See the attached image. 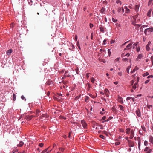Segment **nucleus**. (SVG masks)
Returning <instances> with one entry per match:
<instances>
[{"label": "nucleus", "mask_w": 153, "mask_h": 153, "mask_svg": "<svg viewBox=\"0 0 153 153\" xmlns=\"http://www.w3.org/2000/svg\"><path fill=\"white\" fill-rule=\"evenodd\" d=\"M132 97H128L127 98L126 100H130L131 99H132Z\"/></svg>", "instance_id": "nucleus-45"}, {"label": "nucleus", "mask_w": 153, "mask_h": 153, "mask_svg": "<svg viewBox=\"0 0 153 153\" xmlns=\"http://www.w3.org/2000/svg\"><path fill=\"white\" fill-rule=\"evenodd\" d=\"M151 42L149 41L148 42V44L146 46V50L147 51H149L150 49V48L149 47V45H150L151 44Z\"/></svg>", "instance_id": "nucleus-9"}, {"label": "nucleus", "mask_w": 153, "mask_h": 153, "mask_svg": "<svg viewBox=\"0 0 153 153\" xmlns=\"http://www.w3.org/2000/svg\"><path fill=\"white\" fill-rule=\"evenodd\" d=\"M89 26H90V28H91L93 27L94 26V25L93 24H92V23H90V24Z\"/></svg>", "instance_id": "nucleus-44"}, {"label": "nucleus", "mask_w": 153, "mask_h": 153, "mask_svg": "<svg viewBox=\"0 0 153 153\" xmlns=\"http://www.w3.org/2000/svg\"><path fill=\"white\" fill-rule=\"evenodd\" d=\"M134 136V132L133 130H131V134L129 137V138L131 139L133 138Z\"/></svg>", "instance_id": "nucleus-6"}, {"label": "nucleus", "mask_w": 153, "mask_h": 153, "mask_svg": "<svg viewBox=\"0 0 153 153\" xmlns=\"http://www.w3.org/2000/svg\"><path fill=\"white\" fill-rule=\"evenodd\" d=\"M95 79L93 77H91V82L93 83H94V81H95Z\"/></svg>", "instance_id": "nucleus-29"}, {"label": "nucleus", "mask_w": 153, "mask_h": 153, "mask_svg": "<svg viewBox=\"0 0 153 153\" xmlns=\"http://www.w3.org/2000/svg\"><path fill=\"white\" fill-rule=\"evenodd\" d=\"M153 76L152 75H149V76H147V78L149 79V78H153Z\"/></svg>", "instance_id": "nucleus-47"}, {"label": "nucleus", "mask_w": 153, "mask_h": 153, "mask_svg": "<svg viewBox=\"0 0 153 153\" xmlns=\"http://www.w3.org/2000/svg\"><path fill=\"white\" fill-rule=\"evenodd\" d=\"M59 151H60L61 152H63L64 151V150H65V149H64L63 148L61 147V148H59Z\"/></svg>", "instance_id": "nucleus-36"}, {"label": "nucleus", "mask_w": 153, "mask_h": 153, "mask_svg": "<svg viewBox=\"0 0 153 153\" xmlns=\"http://www.w3.org/2000/svg\"><path fill=\"white\" fill-rule=\"evenodd\" d=\"M24 143L22 141H20L19 143L17 145V146L19 147H21L23 145Z\"/></svg>", "instance_id": "nucleus-14"}, {"label": "nucleus", "mask_w": 153, "mask_h": 153, "mask_svg": "<svg viewBox=\"0 0 153 153\" xmlns=\"http://www.w3.org/2000/svg\"><path fill=\"white\" fill-rule=\"evenodd\" d=\"M149 80H146L145 82V84H147V83H148L149 82Z\"/></svg>", "instance_id": "nucleus-61"}, {"label": "nucleus", "mask_w": 153, "mask_h": 153, "mask_svg": "<svg viewBox=\"0 0 153 153\" xmlns=\"http://www.w3.org/2000/svg\"><path fill=\"white\" fill-rule=\"evenodd\" d=\"M118 74L120 76H121L122 75V72H119L118 73Z\"/></svg>", "instance_id": "nucleus-46"}, {"label": "nucleus", "mask_w": 153, "mask_h": 153, "mask_svg": "<svg viewBox=\"0 0 153 153\" xmlns=\"http://www.w3.org/2000/svg\"><path fill=\"white\" fill-rule=\"evenodd\" d=\"M134 83V81L133 80H132L131 81V85H133Z\"/></svg>", "instance_id": "nucleus-63"}, {"label": "nucleus", "mask_w": 153, "mask_h": 153, "mask_svg": "<svg viewBox=\"0 0 153 153\" xmlns=\"http://www.w3.org/2000/svg\"><path fill=\"white\" fill-rule=\"evenodd\" d=\"M138 43V42L135 43L133 45V48H135V47L137 46Z\"/></svg>", "instance_id": "nucleus-33"}, {"label": "nucleus", "mask_w": 153, "mask_h": 153, "mask_svg": "<svg viewBox=\"0 0 153 153\" xmlns=\"http://www.w3.org/2000/svg\"><path fill=\"white\" fill-rule=\"evenodd\" d=\"M99 137H100L101 138H102V139H105V137L104 136H103V135H100Z\"/></svg>", "instance_id": "nucleus-38"}, {"label": "nucleus", "mask_w": 153, "mask_h": 153, "mask_svg": "<svg viewBox=\"0 0 153 153\" xmlns=\"http://www.w3.org/2000/svg\"><path fill=\"white\" fill-rule=\"evenodd\" d=\"M121 10V8H120V7H119L118 8V10H117V11L119 12H120Z\"/></svg>", "instance_id": "nucleus-64"}, {"label": "nucleus", "mask_w": 153, "mask_h": 153, "mask_svg": "<svg viewBox=\"0 0 153 153\" xmlns=\"http://www.w3.org/2000/svg\"><path fill=\"white\" fill-rule=\"evenodd\" d=\"M51 81L49 80L48 81L46 82V84L47 85H50L51 83Z\"/></svg>", "instance_id": "nucleus-25"}, {"label": "nucleus", "mask_w": 153, "mask_h": 153, "mask_svg": "<svg viewBox=\"0 0 153 153\" xmlns=\"http://www.w3.org/2000/svg\"><path fill=\"white\" fill-rule=\"evenodd\" d=\"M122 60L123 62L128 61V59L126 58H124L122 59Z\"/></svg>", "instance_id": "nucleus-35"}, {"label": "nucleus", "mask_w": 153, "mask_h": 153, "mask_svg": "<svg viewBox=\"0 0 153 153\" xmlns=\"http://www.w3.org/2000/svg\"><path fill=\"white\" fill-rule=\"evenodd\" d=\"M139 8V6L138 5H135V10L137 12L138 11Z\"/></svg>", "instance_id": "nucleus-13"}, {"label": "nucleus", "mask_w": 153, "mask_h": 153, "mask_svg": "<svg viewBox=\"0 0 153 153\" xmlns=\"http://www.w3.org/2000/svg\"><path fill=\"white\" fill-rule=\"evenodd\" d=\"M105 9L104 8L102 7V8L100 10V12L102 13H104L105 12Z\"/></svg>", "instance_id": "nucleus-16"}, {"label": "nucleus", "mask_w": 153, "mask_h": 153, "mask_svg": "<svg viewBox=\"0 0 153 153\" xmlns=\"http://www.w3.org/2000/svg\"><path fill=\"white\" fill-rule=\"evenodd\" d=\"M136 87H137V86L134 85L133 86V88L134 89H136Z\"/></svg>", "instance_id": "nucleus-60"}, {"label": "nucleus", "mask_w": 153, "mask_h": 153, "mask_svg": "<svg viewBox=\"0 0 153 153\" xmlns=\"http://www.w3.org/2000/svg\"><path fill=\"white\" fill-rule=\"evenodd\" d=\"M153 1V0H149L148 2V5H150L152 4V2Z\"/></svg>", "instance_id": "nucleus-27"}, {"label": "nucleus", "mask_w": 153, "mask_h": 153, "mask_svg": "<svg viewBox=\"0 0 153 153\" xmlns=\"http://www.w3.org/2000/svg\"><path fill=\"white\" fill-rule=\"evenodd\" d=\"M152 149H150L149 147H146L144 149V151L146 152V153H151Z\"/></svg>", "instance_id": "nucleus-2"}, {"label": "nucleus", "mask_w": 153, "mask_h": 153, "mask_svg": "<svg viewBox=\"0 0 153 153\" xmlns=\"http://www.w3.org/2000/svg\"><path fill=\"white\" fill-rule=\"evenodd\" d=\"M107 41L106 39H104L103 41V44L105 45L106 44V42Z\"/></svg>", "instance_id": "nucleus-51"}, {"label": "nucleus", "mask_w": 153, "mask_h": 153, "mask_svg": "<svg viewBox=\"0 0 153 153\" xmlns=\"http://www.w3.org/2000/svg\"><path fill=\"white\" fill-rule=\"evenodd\" d=\"M77 45L79 48V50H80L81 49V48L80 46V45H79V41H78L77 42Z\"/></svg>", "instance_id": "nucleus-26"}, {"label": "nucleus", "mask_w": 153, "mask_h": 153, "mask_svg": "<svg viewBox=\"0 0 153 153\" xmlns=\"http://www.w3.org/2000/svg\"><path fill=\"white\" fill-rule=\"evenodd\" d=\"M130 56V54L128 53H127L124 56H127L128 57Z\"/></svg>", "instance_id": "nucleus-62"}, {"label": "nucleus", "mask_w": 153, "mask_h": 153, "mask_svg": "<svg viewBox=\"0 0 153 153\" xmlns=\"http://www.w3.org/2000/svg\"><path fill=\"white\" fill-rule=\"evenodd\" d=\"M87 85H88V87L87 88V89L88 90H89L91 88V86L89 83H87Z\"/></svg>", "instance_id": "nucleus-41"}, {"label": "nucleus", "mask_w": 153, "mask_h": 153, "mask_svg": "<svg viewBox=\"0 0 153 153\" xmlns=\"http://www.w3.org/2000/svg\"><path fill=\"white\" fill-rule=\"evenodd\" d=\"M132 44L130 43L128 44L126 47V48H125L124 49V51H126V50H128L129 49H130L131 47V45Z\"/></svg>", "instance_id": "nucleus-7"}, {"label": "nucleus", "mask_w": 153, "mask_h": 153, "mask_svg": "<svg viewBox=\"0 0 153 153\" xmlns=\"http://www.w3.org/2000/svg\"><path fill=\"white\" fill-rule=\"evenodd\" d=\"M149 141L153 145V137L152 136H150L149 137Z\"/></svg>", "instance_id": "nucleus-10"}, {"label": "nucleus", "mask_w": 153, "mask_h": 153, "mask_svg": "<svg viewBox=\"0 0 153 153\" xmlns=\"http://www.w3.org/2000/svg\"><path fill=\"white\" fill-rule=\"evenodd\" d=\"M116 2L117 4H118L119 3H120V4H121V1H119V0H117L116 1Z\"/></svg>", "instance_id": "nucleus-57"}, {"label": "nucleus", "mask_w": 153, "mask_h": 153, "mask_svg": "<svg viewBox=\"0 0 153 153\" xmlns=\"http://www.w3.org/2000/svg\"><path fill=\"white\" fill-rule=\"evenodd\" d=\"M12 51H13L12 49H9V50H7V51L6 53L7 55L9 56L12 53Z\"/></svg>", "instance_id": "nucleus-11"}, {"label": "nucleus", "mask_w": 153, "mask_h": 153, "mask_svg": "<svg viewBox=\"0 0 153 153\" xmlns=\"http://www.w3.org/2000/svg\"><path fill=\"white\" fill-rule=\"evenodd\" d=\"M148 141L146 140L144 142V145L145 146H147L148 144Z\"/></svg>", "instance_id": "nucleus-43"}, {"label": "nucleus", "mask_w": 153, "mask_h": 153, "mask_svg": "<svg viewBox=\"0 0 153 153\" xmlns=\"http://www.w3.org/2000/svg\"><path fill=\"white\" fill-rule=\"evenodd\" d=\"M67 73H68V72H67V71H65V74L64 76L62 78V80H63V79H65V78H66V74H67Z\"/></svg>", "instance_id": "nucleus-21"}, {"label": "nucleus", "mask_w": 153, "mask_h": 153, "mask_svg": "<svg viewBox=\"0 0 153 153\" xmlns=\"http://www.w3.org/2000/svg\"><path fill=\"white\" fill-rule=\"evenodd\" d=\"M151 60L152 65H153V56H152L151 57Z\"/></svg>", "instance_id": "nucleus-40"}, {"label": "nucleus", "mask_w": 153, "mask_h": 153, "mask_svg": "<svg viewBox=\"0 0 153 153\" xmlns=\"http://www.w3.org/2000/svg\"><path fill=\"white\" fill-rule=\"evenodd\" d=\"M119 107L120 108V110H122V111H124V107L122 105H119Z\"/></svg>", "instance_id": "nucleus-19"}, {"label": "nucleus", "mask_w": 153, "mask_h": 153, "mask_svg": "<svg viewBox=\"0 0 153 153\" xmlns=\"http://www.w3.org/2000/svg\"><path fill=\"white\" fill-rule=\"evenodd\" d=\"M49 148V147H48V148L46 149H45L43 151H42V152L41 153H45V152H46V151H48V150Z\"/></svg>", "instance_id": "nucleus-32"}, {"label": "nucleus", "mask_w": 153, "mask_h": 153, "mask_svg": "<svg viewBox=\"0 0 153 153\" xmlns=\"http://www.w3.org/2000/svg\"><path fill=\"white\" fill-rule=\"evenodd\" d=\"M140 140H139L138 141V148L139 150H140Z\"/></svg>", "instance_id": "nucleus-31"}, {"label": "nucleus", "mask_w": 153, "mask_h": 153, "mask_svg": "<svg viewBox=\"0 0 153 153\" xmlns=\"http://www.w3.org/2000/svg\"><path fill=\"white\" fill-rule=\"evenodd\" d=\"M128 143L129 146L130 147H133L134 146V142L131 140H128Z\"/></svg>", "instance_id": "nucleus-5"}, {"label": "nucleus", "mask_w": 153, "mask_h": 153, "mask_svg": "<svg viewBox=\"0 0 153 153\" xmlns=\"http://www.w3.org/2000/svg\"><path fill=\"white\" fill-rule=\"evenodd\" d=\"M136 113L137 116L139 117L141 116L140 111L139 109H138L136 111Z\"/></svg>", "instance_id": "nucleus-8"}, {"label": "nucleus", "mask_w": 153, "mask_h": 153, "mask_svg": "<svg viewBox=\"0 0 153 153\" xmlns=\"http://www.w3.org/2000/svg\"><path fill=\"white\" fill-rule=\"evenodd\" d=\"M118 101L121 104L123 103V98L120 97H119L118 98Z\"/></svg>", "instance_id": "nucleus-12"}, {"label": "nucleus", "mask_w": 153, "mask_h": 153, "mask_svg": "<svg viewBox=\"0 0 153 153\" xmlns=\"http://www.w3.org/2000/svg\"><path fill=\"white\" fill-rule=\"evenodd\" d=\"M141 25L140 24H136V26H135L137 27H139Z\"/></svg>", "instance_id": "nucleus-55"}, {"label": "nucleus", "mask_w": 153, "mask_h": 153, "mask_svg": "<svg viewBox=\"0 0 153 153\" xmlns=\"http://www.w3.org/2000/svg\"><path fill=\"white\" fill-rule=\"evenodd\" d=\"M120 143L119 142H117L115 143V145H118L120 144Z\"/></svg>", "instance_id": "nucleus-54"}, {"label": "nucleus", "mask_w": 153, "mask_h": 153, "mask_svg": "<svg viewBox=\"0 0 153 153\" xmlns=\"http://www.w3.org/2000/svg\"><path fill=\"white\" fill-rule=\"evenodd\" d=\"M16 95L14 94H13V99L14 101H15L16 99Z\"/></svg>", "instance_id": "nucleus-30"}, {"label": "nucleus", "mask_w": 153, "mask_h": 153, "mask_svg": "<svg viewBox=\"0 0 153 153\" xmlns=\"http://www.w3.org/2000/svg\"><path fill=\"white\" fill-rule=\"evenodd\" d=\"M43 145L44 144L42 143H40L39 144V146L41 147H42L43 146Z\"/></svg>", "instance_id": "nucleus-42"}, {"label": "nucleus", "mask_w": 153, "mask_h": 153, "mask_svg": "<svg viewBox=\"0 0 153 153\" xmlns=\"http://www.w3.org/2000/svg\"><path fill=\"white\" fill-rule=\"evenodd\" d=\"M130 130L131 129L130 128H128L126 129V133L127 134H129Z\"/></svg>", "instance_id": "nucleus-17"}, {"label": "nucleus", "mask_w": 153, "mask_h": 153, "mask_svg": "<svg viewBox=\"0 0 153 153\" xmlns=\"http://www.w3.org/2000/svg\"><path fill=\"white\" fill-rule=\"evenodd\" d=\"M130 68H131V66H129L127 68L126 71H127V73H129V69Z\"/></svg>", "instance_id": "nucleus-34"}, {"label": "nucleus", "mask_w": 153, "mask_h": 153, "mask_svg": "<svg viewBox=\"0 0 153 153\" xmlns=\"http://www.w3.org/2000/svg\"><path fill=\"white\" fill-rule=\"evenodd\" d=\"M34 117V116L32 115H31V116L26 115L25 116V118L27 120H30Z\"/></svg>", "instance_id": "nucleus-3"}, {"label": "nucleus", "mask_w": 153, "mask_h": 153, "mask_svg": "<svg viewBox=\"0 0 153 153\" xmlns=\"http://www.w3.org/2000/svg\"><path fill=\"white\" fill-rule=\"evenodd\" d=\"M143 56L142 54H139L137 57V59H141L142 57Z\"/></svg>", "instance_id": "nucleus-18"}, {"label": "nucleus", "mask_w": 153, "mask_h": 153, "mask_svg": "<svg viewBox=\"0 0 153 153\" xmlns=\"http://www.w3.org/2000/svg\"><path fill=\"white\" fill-rule=\"evenodd\" d=\"M89 97L88 96H86L85 98V101L86 102H88V100Z\"/></svg>", "instance_id": "nucleus-20"}, {"label": "nucleus", "mask_w": 153, "mask_h": 153, "mask_svg": "<svg viewBox=\"0 0 153 153\" xmlns=\"http://www.w3.org/2000/svg\"><path fill=\"white\" fill-rule=\"evenodd\" d=\"M112 20L114 22H115L116 21H117V19H115L114 18H112Z\"/></svg>", "instance_id": "nucleus-50"}, {"label": "nucleus", "mask_w": 153, "mask_h": 153, "mask_svg": "<svg viewBox=\"0 0 153 153\" xmlns=\"http://www.w3.org/2000/svg\"><path fill=\"white\" fill-rule=\"evenodd\" d=\"M40 112V111L39 110H36V114H38Z\"/></svg>", "instance_id": "nucleus-49"}, {"label": "nucleus", "mask_w": 153, "mask_h": 153, "mask_svg": "<svg viewBox=\"0 0 153 153\" xmlns=\"http://www.w3.org/2000/svg\"><path fill=\"white\" fill-rule=\"evenodd\" d=\"M90 96L92 98H95V97L94 95H93L92 94H90Z\"/></svg>", "instance_id": "nucleus-59"}, {"label": "nucleus", "mask_w": 153, "mask_h": 153, "mask_svg": "<svg viewBox=\"0 0 153 153\" xmlns=\"http://www.w3.org/2000/svg\"><path fill=\"white\" fill-rule=\"evenodd\" d=\"M93 33H92L91 34V39H93Z\"/></svg>", "instance_id": "nucleus-53"}, {"label": "nucleus", "mask_w": 153, "mask_h": 153, "mask_svg": "<svg viewBox=\"0 0 153 153\" xmlns=\"http://www.w3.org/2000/svg\"><path fill=\"white\" fill-rule=\"evenodd\" d=\"M149 74V73L148 72H146V73H144L143 74V76H146L148 75Z\"/></svg>", "instance_id": "nucleus-24"}, {"label": "nucleus", "mask_w": 153, "mask_h": 153, "mask_svg": "<svg viewBox=\"0 0 153 153\" xmlns=\"http://www.w3.org/2000/svg\"><path fill=\"white\" fill-rule=\"evenodd\" d=\"M130 11V10L129 9H127V10H126V13H128Z\"/></svg>", "instance_id": "nucleus-58"}, {"label": "nucleus", "mask_w": 153, "mask_h": 153, "mask_svg": "<svg viewBox=\"0 0 153 153\" xmlns=\"http://www.w3.org/2000/svg\"><path fill=\"white\" fill-rule=\"evenodd\" d=\"M153 31V28H149L146 29L144 31V33L146 35L149 34L150 32H152Z\"/></svg>", "instance_id": "nucleus-1"}, {"label": "nucleus", "mask_w": 153, "mask_h": 153, "mask_svg": "<svg viewBox=\"0 0 153 153\" xmlns=\"http://www.w3.org/2000/svg\"><path fill=\"white\" fill-rule=\"evenodd\" d=\"M110 50H111V49H108V54L109 55V56H110V55L111 54Z\"/></svg>", "instance_id": "nucleus-39"}, {"label": "nucleus", "mask_w": 153, "mask_h": 153, "mask_svg": "<svg viewBox=\"0 0 153 153\" xmlns=\"http://www.w3.org/2000/svg\"><path fill=\"white\" fill-rule=\"evenodd\" d=\"M113 118V117H109V118L107 120H105V122H107L108 121H109L111 119H112Z\"/></svg>", "instance_id": "nucleus-37"}, {"label": "nucleus", "mask_w": 153, "mask_h": 153, "mask_svg": "<svg viewBox=\"0 0 153 153\" xmlns=\"http://www.w3.org/2000/svg\"><path fill=\"white\" fill-rule=\"evenodd\" d=\"M151 11H152V10L150 9L149 10V11L148 12V13H147V14L148 16L149 17L150 16V14L151 13Z\"/></svg>", "instance_id": "nucleus-23"}, {"label": "nucleus", "mask_w": 153, "mask_h": 153, "mask_svg": "<svg viewBox=\"0 0 153 153\" xmlns=\"http://www.w3.org/2000/svg\"><path fill=\"white\" fill-rule=\"evenodd\" d=\"M112 110L114 111H116V109L114 107H113L112 108Z\"/></svg>", "instance_id": "nucleus-56"}, {"label": "nucleus", "mask_w": 153, "mask_h": 153, "mask_svg": "<svg viewBox=\"0 0 153 153\" xmlns=\"http://www.w3.org/2000/svg\"><path fill=\"white\" fill-rule=\"evenodd\" d=\"M28 2L30 5H32L33 1L32 0H28Z\"/></svg>", "instance_id": "nucleus-22"}, {"label": "nucleus", "mask_w": 153, "mask_h": 153, "mask_svg": "<svg viewBox=\"0 0 153 153\" xmlns=\"http://www.w3.org/2000/svg\"><path fill=\"white\" fill-rule=\"evenodd\" d=\"M137 51V52H139L140 50V47H138L136 48Z\"/></svg>", "instance_id": "nucleus-48"}, {"label": "nucleus", "mask_w": 153, "mask_h": 153, "mask_svg": "<svg viewBox=\"0 0 153 153\" xmlns=\"http://www.w3.org/2000/svg\"><path fill=\"white\" fill-rule=\"evenodd\" d=\"M137 22H136V19L135 20H134V21L132 23V24L133 25H134L135 26H136V23Z\"/></svg>", "instance_id": "nucleus-28"}, {"label": "nucleus", "mask_w": 153, "mask_h": 153, "mask_svg": "<svg viewBox=\"0 0 153 153\" xmlns=\"http://www.w3.org/2000/svg\"><path fill=\"white\" fill-rule=\"evenodd\" d=\"M147 108H148L149 109L151 107H152V105H147Z\"/></svg>", "instance_id": "nucleus-52"}, {"label": "nucleus", "mask_w": 153, "mask_h": 153, "mask_svg": "<svg viewBox=\"0 0 153 153\" xmlns=\"http://www.w3.org/2000/svg\"><path fill=\"white\" fill-rule=\"evenodd\" d=\"M81 124L84 128H87V124L85 121L84 120H82L81 121Z\"/></svg>", "instance_id": "nucleus-4"}, {"label": "nucleus", "mask_w": 153, "mask_h": 153, "mask_svg": "<svg viewBox=\"0 0 153 153\" xmlns=\"http://www.w3.org/2000/svg\"><path fill=\"white\" fill-rule=\"evenodd\" d=\"M99 29L100 32L103 33L104 32V28L103 27H99Z\"/></svg>", "instance_id": "nucleus-15"}]
</instances>
